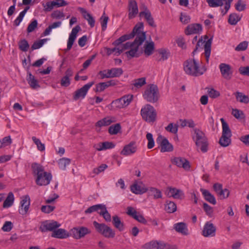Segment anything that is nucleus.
I'll list each match as a JSON object with an SVG mask.
<instances>
[{
    "label": "nucleus",
    "mask_w": 249,
    "mask_h": 249,
    "mask_svg": "<svg viewBox=\"0 0 249 249\" xmlns=\"http://www.w3.org/2000/svg\"><path fill=\"white\" fill-rule=\"evenodd\" d=\"M15 198L14 194L12 192H9L7 197L4 201L3 203V207L4 208H8L13 205Z\"/></svg>",
    "instance_id": "obj_37"
},
{
    "label": "nucleus",
    "mask_w": 249,
    "mask_h": 249,
    "mask_svg": "<svg viewBox=\"0 0 249 249\" xmlns=\"http://www.w3.org/2000/svg\"><path fill=\"white\" fill-rule=\"evenodd\" d=\"M20 206L18 210L19 213L22 215L26 214L30 205V199L28 195L23 196L20 201Z\"/></svg>",
    "instance_id": "obj_15"
},
{
    "label": "nucleus",
    "mask_w": 249,
    "mask_h": 249,
    "mask_svg": "<svg viewBox=\"0 0 249 249\" xmlns=\"http://www.w3.org/2000/svg\"><path fill=\"white\" fill-rule=\"evenodd\" d=\"M143 48V50L142 51V53H144L145 56H149L153 53L155 49L154 43L153 41L150 42L146 41L144 45Z\"/></svg>",
    "instance_id": "obj_31"
},
{
    "label": "nucleus",
    "mask_w": 249,
    "mask_h": 249,
    "mask_svg": "<svg viewBox=\"0 0 249 249\" xmlns=\"http://www.w3.org/2000/svg\"><path fill=\"white\" fill-rule=\"evenodd\" d=\"M32 139L34 143L36 145L37 149L40 151L45 150V147L44 144L42 143L39 139L36 138V137H32Z\"/></svg>",
    "instance_id": "obj_53"
},
{
    "label": "nucleus",
    "mask_w": 249,
    "mask_h": 249,
    "mask_svg": "<svg viewBox=\"0 0 249 249\" xmlns=\"http://www.w3.org/2000/svg\"><path fill=\"white\" fill-rule=\"evenodd\" d=\"M115 122V119L110 117H107L98 121L95 124V126L101 127L103 126H107L112 123Z\"/></svg>",
    "instance_id": "obj_36"
},
{
    "label": "nucleus",
    "mask_w": 249,
    "mask_h": 249,
    "mask_svg": "<svg viewBox=\"0 0 249 249\" xmlns=\"http://www.w3.org/2000/svg\"><path fill=\"white\" fill-rule=\"evenodd\" d=\"M167 195L169 197H173L175 199H182L184 196L182 191L176 188L169 187Z\"/></svg>",
    "instance_id": "obj_21"
},
{
    "label": "nucleus",
    "mask_w": 249,
    "mask_h": 249,
    "mask_svg": "<svg viewBox=\"0 0 249 249\" xmlns=\"http://www.w3.org/2000/svg\"><path fill=\"white\" fill-rule=\"evenodd\" d=\"M19 49L22 52H26L29 48V44L28 41L24 39L19 41L18 43Z\"/></svg>",
    "instance_id": "obj_51"
},
{
    "label": "nucleus",
    "mask_w": 249,
    "mask_h": 249,
    "mask_svg": "<svg viewBox=\"0 0 249 249\" xmlns=\"http://www.w3.org/2000/svg\"><path fill=\"white\" fill-rule=\"evenodd\" d=\"M140 17H144V18L148 23V24L152 27H155L156 25L153 18L152 17L151 12L146 7L144 11H141L139 13Z\"/></svg>",
    "instance_id": "obj_26"
},
{
    "label": "nucleus",
    "mask_w": 249,
    "mask_h": 249,
    "mask_svg": "<svg viewBox=\"0 0 249 249\" xmlns=\"http://www.w3.org/2000/svg\"><path fill=\"white\" fill-rule=\"evenodd\" d=\"M52 18L55 19H60L65 17V15L62 11L56 10L53 11L51 14Z\"/></svg>",
    "instance_id": "obj_63"
},
{
    "label": "nucleus",
    "mask_w": 249,
    "mask_h": 249,
    "mask_svg": "<svg viewBox=\"0 0 249 249\" xmlns=\"http://www.w3.org/2000/svg\"><path fill=\"white\" fill-rule=\"evenodd\" d=\"M106 50L108 55H110L112 53H114V54L118 56L122 53V50H121L120 47H114L113 48H106Z\"/></svg>",
    "instance_id": "obj_49"
},
{
    "label": "nucleus",
    "mask_w": 249,
    "mask_h": 249,
    "mask_svg": "<svg viewBox=\"0 0 249 249\" xmlns=\"http://www.w3.org/2000/svg\"><path fill=\"white\" fill-rule=\"evenodd\" d=\"M80 30L81 27L79 25H76L72 29L68 40L67 49H65V52L70 50L71 49L73 43L76 38L77 34Z\"/></svg>",
    "instance_id": "obj_13"
},
{
    "label": "nucleus",
    "mask_w": 249,
    "mask_h": 249,
    "mask_svg": "<svg viewBox=\"0 0 249 249\" xmlns=\"http://www.w3.org/2000/svg\"><path fill=\"white\" fill-rule=\"evenodd\" d=\"M31 169L34 176L37 177L38 181L41 180V175L46 172L45 171L44 167L40 164L36 162H34L32 164Z\"/></svg>",
    "instance_id": "obj_17"
},
{
    "label": "nucleus",
    "mask_w": 249,
    "mask_h": 249,
    "mask_svg": "<svg viewBox=\"0 0 249 249\" xmlns=\"http://www.w3.org/2000/svg\"><path fill=\"white\" fill-rule=\"evenodd\" d=\"M133 99L132 95H124L120 99L115 100L111 103V107L114 108H122L127 106Z\"/></svg>",
    "instance_id": "obj_8"
},
{
    "label": "nucleus",
    "mask_w": 249,
    "mask_h": 249,
    "mask_svg": "<svg viewBox=\"0 0 249 249\" xmlns=\"http://www.w3.org/2000/svg\"><path fill=\"white\" fill-rule=\"evenodd\" d=\"M93 224L96 230L104 237L108 238H114L115 237V231L105 224L99 223L97 221H94L93 222Z\"/></svg>",
    "instance_id": "obj_7"
},
{
    "label": "nucleus",
    "mask_w": 249,
    "mask_h": 249,
    "mask_svg": "<svg viewBox=\"0 0 249 249\" xmlns=\"http://www.w3.org/2000/svg\"><path fill=\"white\" fill-rule=\"evenodd\" d=\"M131 191L135 194H142L148 191V188L137 183H134L131 186Z\"/></svg>",
    "instance_id": "obj_34"
},
{
    "label": "nucleus",
    "mask_w": 249,
    "mask_h": 249,
    "mask_svg": "<svg viewBox=\"0 0 249 249\" xmlns=\"http://www.w3.org/2000/svg\"><path fill=\"white\" fill-rule=\"evenodd\" d=\"M132 82V89H133V87L136 89H139L146 84V78L145 77H142L134 79Z\"/></svg>",
    "instance_id": "obj_39"
},
{
    "label": "nucleus",
    "mask_w": 249,
    "mask_h": 249,
    "mask_svg": "<svg viewBox=\"0 0 249 249\" xmlns=\"http://www.w3.org/2000/svg\"><path fill=\"white\" fill-rule=\"evenodd\" d=\"M112 223L115 228L120 231H122L124 229V223L122 221L121 218L118 215H115L112 216Z\"/></svg>",
    "instance_id": "obj_30"
},
{
    "label": "nucleus",
    "mask_w": 249,
    "mask_h": 249,
    "mask_svg": "<svg viewBox=\"0 0 249 249\" xmlns=\"http://www.w3.org/2000/svg\"><path fill=\"white\" fill-rule=\"evenodd\" d=\"M47 39H48L47 38H44L35 41L32 45V50H36L41 48L43 45V44L47 41Z\"/></svg>",
    "instance_id": "obj_55"
},
{
    "label": "nucleus",
    "mask_w": 249,
    "mask_h": 249,
    "mask_svg": "<svg viewBox=\"0 0 249 249\" xmlns=\"http://www.w3.org/2000/svg\"><path fill=\"white\" fill-rule=\"evenodd\" d=\"M146 139H147L148 142L147 144V147L148 149L152 148L155 145L154 139L153 138V135L150 133H148L146 134Z\"/></svg>",
    "instance_id": "obj_60"
},
{
    "label": "nucleus",
    "mask_w": 249,
    "mask_h": 249,
    "mask_svg": "<svg viewBox=\"0 0 249 249\" xmlns=\"http://www.w3.org/2000/svg\"><path fill=\"white\" fill-rule=\"evenodd\" d=\"M104 204H96L93 206H91L88 208L85 211V213H91L94 212H99L100 211H101L102 208L103 207Z\"/></svg>",
    "instance_id": "obj_45"
},
{
    "label": "nucleus",
    "mask_w": 249,
    "mask_h": 249,
    "mask_svg": "<svg viewBox=\"0 0 249 249\" xmlns=\"http://www.w3.org/2000/svg\"><path fill=\"white\" fill-rule=\"evenodd\" d=\"M165 209L167 213H173L177 210V205L173 201H166Z\"/></svg>",
    "instance_id": "obj_41"
},
{
    "label": "nucleus",
    "mask_w": 249,
    "mask_h": 249,
    "mask_svg": "<svg viewBox=\"0 0 249 249\" xmlns=\"http://www.w3.org/2000/svg\"><path fill=\"white\" fill-rule=\"evenodd\" d=\"M219 69L222 77L227 80H230L232 76V72L231 66L225 63H221L219 65Z\"/></svg>",
    "instance_id": "obj_19"
},
{
    "label": "nucleus",
    "mask_w": 249,
    "mask_h": 249,
    "mask_svg": "<svg viewBox=\"0 0 249 249\" xmlns=\"http://www.w3.org/2000/svg\"><path fill=\"white\" fill-rule=\"evenodd\" d=\"M165 128L168 132L177 134L178 131V125L174 123H170Z\"/></svg>",
    "instance_id": "obj_52"
},
{
    "label": "nucleus",
    "mask_w": 249,
    "mask_h": 249,
    "mask_svg": "<svg viewBox=\"0 0 249 249\" xmlns=\"http://www.w3.org/2000/svg\"><path fill=\"white\" fill-rule=\"evenodd\" d=\"M240 19L241 17L238 14L232 13L230 15L228 22L231 25H235Z\"/></svg>",
    "instance_id": "obj_44"
},
{
    "label": "nucleus",
    "mask_w": 249,
    "mask_h": 249,
    "mask_svg": "<svg viewBox=\"0 0 249 249\" xmlns=\"http://www.w3.org/2000/svg\"><path fill=\"white\" fill-rule=\"evenodd\" d=\"M159 96L158 88L157 85L154 84L148 85L143 94L144 99L152 103H156L158 100Z\"/></svg>",
    "instance_id": "obj_5"
},
{
    "label": "nucleus",
    "mask_w": 249,
    "mask_h": 249,
    "mask_svg": "<svg viewBox=\"0 0 249 249\" xmlns=\"http://www.w3.org/2000/svg\"><path fill=\"white\" fill-rule=\"evenodd\" d=\"M137 150L136 143L134 142H130L129 144L125 145L121 152V154L127 156L134 154Z\"/></svg>",
    "instance_id": "obj_20"
},
{
    "label": "nucleus",
    "mask_w": 249,
    "mask_h": 249,
    "mask_svg": "<svg viewBox=\"0 0 249 249\" xmlns=\"http://www.w3.org/2000/svg\"><path fill=\"white\" fill-rule=\"evenodd\" d=\"M78 10L82 14L83 18L88 21L91 28L95 26V20L93 16L88 13L86 9L82 7H79Z\"/></svg>",
    "instance_id": "obj_23"
},
{
    "label": "nucleus",
    "mask_w": 249,
    "mask_h": 249,
    "mask_svg": "<svg viewBox=\"0 0 249 249\" xmlns=\"http://www.w3.org/2000/svg\"><path fill=\"white\" fill-rule=\"evenodd\" d=\"M98 213L100 215L103 216V218L107 222H110L111 221V215L107 210V207L105 205L103 206L101 211L98 212Z\"/></svg>",
    "instance_id": "obj_42"
},
{
    "label": "nucleus",
    "mask_w": 249,
    "mask_h": 249,
    "mask_svg": "<svg viewBox=\"0 0 249 249\" xmlns=\"http://www.w3.org/2000/svg\"><path fill=\"white\" fill-rule=\"evenodd\" d=\"M135 26L141 28H140V29L139 28V30L135 33L134 36H136V38L134 41L132 42H127L122 46H120L121 50H122V52L125 50L131 49L137 44H138V45H141L146 39V32L143 31V23L142 22H139Z\"/></svg>",
    "instance_id": "obj_1"
},
{
    "label": "nucleus",
    "mask_w": 249,
    "mask_h": 249,
    "mask_svg": "<svg viewBox=\"0 0 249 249\" xmlns=\"http://www.w3.org/2000/svg\"><path fill=\"white\" fill-rule=\"evenodd\" d=\"M157 142L160 144L161 152H171L173 150L172 144L169 142L166 138L163 137L162 136L160 135L158 137Z\"/></svg>",
    "instance_id": "obj_12"
},
{
    "label": "nucleus",
    "mask_w": 249,
    "mask_h": 249,
    "mask_svg": "<svg viewBox=\"0 0 249 249\" xmlns=\"http://www.w3.org/2000/svg\"><path fill=\"white\" fill-rule=\"evenodd\" d=\"M193 131L194 135L192 138L197 147L199 148L202 152H206L208 151L209 143L205 134L201 130L196 128H194Z\"/></svg>",
    "instance_id": "obj_3"
},
{
    "label": "nucleus",
    "mask_w": 249,
    "mask_h": 249,
    "mask_svg": "<svg viewBox=\"0 0 249 249\" xmlns=\"http://www.w3.org/2000/svg\"><path fill=\"white\" fill-rule=\"evenodd\" d=\"M212 37L208 39L207 41L203 40L202 37L197 41L196 48L193 52V55L197 51L202 49L204 48V54L206 57L207 62H209V58L210 57L211 52V45L212 43Z\"/></svg>",
    "instance_id": "obj_4"
},
{
    "label": "nucleus",
    "mask_w": 249,
    "mask_h": 249,
    "mask_svg": "<svg viewBox=\"0 0 249 249\" xmlns=\"http://www.w3.org/2000/svg\"><path fill=\"white\" fill-rule=\"evenodd\" d=\"M200 191L202 194L205 199L209 203L215 205L216 203V199L213 195L209 191L201 188Z\"/></svg>",
    "instance_id": "obj_32"
},
{
    "label": "nucleus",
    "mask_w": 249,
    "mask_h": 249,
    "mask_svg": "<svg viewBox=\"0 0 249 249\" xmlns=\"http://www.w3.org/2000/svg\"><path fill=\"white\" fill-rule=\"evenodd\" d=\"M246 7V4L242 0H238L235 5L236 10L239 12L244 11Z\"/></svg>",
    "instance_id": "obj_59"
},
{
    "label": "nucleus",
    "mask_w": 249,
    "mask_h": 249,
    "mask_svg": "<svg viewBox=\"0 0 249 249\" xmlns=\"http://www.w3.org/2000/svg\"><path fill=\"white\" fill-rule=\"evenodd\" d=\"M174 228L175 230L183 235H187L188 234L186 224L183 222H179L174 224Z\"/></svg>",
    "instance_id": "obj_33"
},
{
    "label": "nucleus",
    "mask_w": 249,
    "mask_h": 249,
    "mask_svg": "<svg viewBox=\"0 0 249 249\" xmlns=\"http://www.w3.org/2000/svg\"><path fill=\"white\" fill-rule=\"evenodd\" d=\"M121 126L120 124H116L111 125L108 128V132L111 135L117 134L121 130Z\"/></svg>",
    "instance_id": "obj_50"
},
{
    "label": "nucleus",
    "mask_w": 249,
    "mask_h": 249,
    "mask_svg": "<svg viewBox=\"0 0 249 249\" xmlns=\"http://www.w3.org/2000/svg\"><path fill=\"white\" fill-rule=\"evenodd\" d=\"M128 10V17L129 19H132L134 18L138 14V7L137 3L135 0H129Z\"/></svg>",
    "instance_id": "obj_16"
},
{
    "label": "nucleus",
    "mask_w": 249,
    "mask_h": 249,
    "mask_svg": "<svg viewBox=\"0 0 249 249\" xmlns=\"http://www.w3.org/2000/svg\"><path fill=\"white\" fill-rule=\"evenodd\" d=\"M52 178L51 174L47 172L41 175V180L40 181H38L37 177H36V183L39 186H46L50 183Z\"/></svg>",
    "instance_id": "obj_22"
},
{
    "label": "nucleus",
    "mask_w": 249,
    "mask_h": 249,
    "mask_svg": "<svg viewBox=\"0 0 249 249\" xmlns=\"http://www.w3.org/2000/svg\"><path fill=\"white\" fill-rule=\"evenodd\" d=\"M94 83V82H89L81 88L76 90L73 95V100L76 101L79 99L84 98L89 89L92 87Z\"/></svg>",
    "instance_id": "obj_9"
},
{
    "label": "nucleus",
    "mask_w": 249,
    "mask_h": 249,
    "mask_svg": "<svg viewBox=\"0 0 249 249\" xmlns=\"http://www.w3.org/2000/svg\"><path fill=\"white\" fill-rule=\"evenodd\" d=\"M216 227L210 221L207 222L203 227L202 234L204 237H213L216 233Z\"/></svg>",
    "instance_id": "obj_10"
},
{
    "label": "nucleus",
    "mask_w": 249,
    "mask_h": 249,
    "mask_svg": "<svg viewBox=\"0 0 249 249\" xmlns=\"http://www.w3.org/2000/svg\"><path fill=\"white\" fill-rule=\"evenodd\" d=\"M140 27H139L134 26L132 31L130 34H125L121 36L118 39L114 41L112 43V45L115 46H118L126 40L133 38L134 37L135 33H136L139 30V28L140 29Z\"/></svg>",
    "instance_id": "obj_14"
},
{
    "label": "nucleus",
    "mask_w": 249,
    "mask_h": 249,
    "mask_svg": "<svg viewBox=\"0 0 249 249\" xmlns=\"http://www.w3.org/2000/svg\"><path fill=\"white\" fill-rule=\"evenodd\" d=\"M209 96L212 98H216L220 96V92L214 89H210L208 90Z\"/></svg>",
    "instance_id": "obj_64"
},
{
    "label": "nucleus",
    "mask_w": 249,
    "mask_h": 249,
    "mask_svg": "<svg viewBox=\"0 0 249 249\" xmlns=\"http://www.w3.org/2000/svg\"><path fill=\"white\" fill-rule=\"evenodd\" d=\"M172 163L178 167H182L185 170H189L190 168L189 161L182 157H175L172 160Z\"/></svg>",
    "instance_id": "obj_18"
},
{
    "label": "nucleus",
    "mask_w": 249,
    "mask_h": 249,
    "mask_svg": "<svg viewBox=\"0 0 249 249\" xmlns=\"http://www.w3.org/2000/svg\"><path fill=\"white\" fill-rule=\"evenodd\" d=\"M148 191L151 193V195L153 196L154 199L160 198L162 197L161 191L154 187L148 188Z\"/></svg>",
    "instance_id": "obj_47"
},
{
    "label": "nucleus",
    "mask_w": 249,
    "mask_h": 249,
    "mask_svg": "<svg viewBox=\"0 0 249 249\" xmlns=\"http://www.w3.org/2000/svg\"><path fill=\"white\" fill-rule=\"evenodd\" d=\"M111 78L117 77L121 76L123 72V71L122 68H112L108 70Z\"/></svg>",
    "instance_id": "obj_46"
},
{
    "label": "nucleus",
    "mask_w": 249,
    "mask_h": 249,
    "mask_svg": "<svg viewBox=\"0 0 249 249\" xmlns=\"http://www.w3.org/2000/svg\"><path fill=\"white\" fill-rule=\"evenodd\" d=\"M108 19L109 18L108 16H106L105 13L104 12L103 15L100 18L102 26V29L103 31H105L106 30Z\"/></svg>",
    "instance_id": "obj_54"
},
{
    "label": "nucleus",
    "mask_w": 249,
    "mask_h": 249,
    "mask_svg": "<svg viewBox=\"0 0 249 249\" xmlns=\"http://www.w3.org/2000/svg\"><path fill=\"white\" fill-rule=\"evenodd\" d=\"M231 137L222 135L219 139V144L223 147L229 146L231 142Z\"/></svg>",
    "instance_id": "obj_48"
},
{
    "label": "nucleus",
    "mask_w": 249,
    "mask_h": 249,
    "mask_svg": "<svg viewBox=\"0 0 249 249\" xmlns=\"http://www.w3.org/2000/svg\"><path fill=\"white\" fill-rule=\"evenodd\" d=\"M222 135L231 137V132L228 124H223Z\"/></svg>",
    "instance_id": "obj_57"
},
{
    "label": "nucleus",
    "mask_w": 249,
    "mask_h": 249,
    "mask_svg": "<svg viewBox=\"0 0 249 249\" xmlns=\"http://www.w3.org/2000/svg\"><path fill=\"white\" fill-rule=\"evenodd\" d=\"M184 70L186 74L198 76L202 75L206 71L204 67L199 68L198 63L195 59H190L184 62Z\"/></svg>",
    "instance_id": "obj_2"
},
{
    "label": "nucleus",
    "mask_w": 249,
    "mask_h": 249,
    "mask_svg": "<svg viewBox=\"0 0 249 249\" xmlns=\"http://www.w3.org/2000/svg\"><path fill=\"white\" fill-rule=\"evenodd\" d=\"M158 242L151 241L144 245L145 249H158Z\"/></svg>",
    "instance_id": "obj_62"
},
{
    "label": "nucleus",
    "mask_w": 249,
    "mask_h": 249,
    "mask_svg": "<svg viewBox=\"0 0 249 249\" xmlns=\"http://www.w3.org/2000/svg\"><path fill=\"white\" fill-rule=\"evenodd\" d=\"M73 71L71 68L67 70L65 73V76H63L60 81L61 86L67 87L71 84L70 77L73 75Z\"/></svg>",
    "instance_id": "obj_25"
},
{
    "label": "nucleus",
    "mask_w": 249,
    "mask_h": 249,
    "mask_svg": "<svg viewBox=\"0 0 249 249\" xmlns=\"http://www.w3.org/2000/svg\"><path fill=\"white\" fill-rule=\"evenodd\" d=\"M71 231L72 237L76 239H80L90 232V230L85 227L73 228Z\"/></svg>",
    "instance_id": "obj_11"
},
{
    "label": "nucleus",
    "mask_w": 249,
    "mask_h": 249,
    "mask_svg": "<svg viewBox=\"0 0 249 249\" xmlns=\"http://www.w3.org/2000/svg\"><path fill=\"white\" fill-rule=\"evenodd\" d=\"M202 30V26L200 24L196 23L189 25L185 29V34L189 35L194 34H198Z\"/></svg>",
    "instance_id": "obj_24"
},
{
    "label": "nucleus",
    "mask_w": 249,
    "mask_h": 249,
    "mask_svg": "<svg viewBox=\"0 0 249 249\" xmlns=\"http://www.w3.org/2000/svg\"><path fill=\"white\" fill-rule=\"evenodd\" d=\"M37 21L36 19H34L31 21V22L28 25V26L27 28V32L28 33H31L33 32L37 26Z\"/></svg>",
    "instance_id": "obj_58"
},
{
    "label": "nucleus",
    "mask_w": 249,
    "mask_h": 249,
    "mask_svg": "<svg viewBox=\"0 0 249 249\" xmlns=\"http://www.w3.org/2000/svg\"><path fill=\"white\" fill-rule=\"evenodd\" d=\"M141 114L142 118L148 123H153L156 120V111L154 107L149 104H147L142 108Z\"/></svg>",
    "instance_id": "obj_6"
},
{
    "label": "nucleus",
    "mask_w": 249,
    "mask_h": 249,
    "mask_svg": "<svg viewBox=\"0 0 249 249\" xmlns=\"http://www.w3.org/2000/svg\"><path fill=\"white\" fill-rule=\"evenodd\" d=\"M52 236L59 239H64L69 237L70 234L65 229H58L53 231Z\"/></svg>",
    "instance_id": "obj_28"
},
{
    "label": "nucleus",
    "mask_w": 249,
    "mask_h": 249,
    "mask_svg": "<svg viewBox=\"0 0 249 249\" xmlns=\"http://www.w3.org/2000/svg\"><path fill=\"white\" fill-rule=\"evenodd\" d=\"M232 115L236 119H241L245 117L243 112L238 109H232Z\"/></svg>",
    "instance_id": "obj_56"
},
{
    "label": "nucleus",
    "mask_w": 249,
    "mask_h": 249,
    "mask_svg": "<svg viewBox=\"0 0 249 249\" xmlns=\"http://www.w3.org/2000/svg\"><path fill=\"white\" fill-rule=\"evenodd\" d=\"M236 99L242 103L248 104L249 103V97L244 94L242 92L237 91L235 93Z\"/></svg>",
    "instance_id": "obj_40"
},
{
    "label": "nucleus",
    "mask_w": 249,
    "mask_h": 249,
    "mask_svg": "<svg viewBox=\"0 0 249 249\" xmlns=\"http://www.w3.org/2000/svg\"><path fill=\"white\" fill-rule=\"evenodd\" d=\"M157 51L159 54L161 55L160 58L157 59L158 61H164L168 58V57L170 55V52L167 49L164 48H160Z\"/></svg>",
    "instance_id": "obj_38"
},
{
    "label": "nucleus",
    "mask_w": 249,
    "mask_h": 249,
    "mask_svg": "<svg viewBox=\"0 0 249 249\" xmlns=\"http://www.w3.org/2000/svg\"><path fill=\"white\" fill-rule=\"evenodd\" d=\"M71 163V160L69 158H63L58 161V164L60 169L65 170L67 165Z\"/></svg>",
    "instance_id": "obj_43"
},
{
    "label": "nucleus",
    "mask_w": 249,
    "mask_h": 249,
    "mask_svg": "<svg viewBox=\"0 0 249 249\" xmlns=\"http://www.w3.org/2000/svg\"><path fill=\"white\" fill-rule=\"evenodd\" d=\"M60 226V224H59L57 222L55 221H52L51 222L45 221L43 223V228L45 229H42V231H53L56 230V228L59 227Z\"/></svg>",
    "instance_id": "obj_29"
},
{
    "label": "nucleus",
    "mask_w": 249,
    "mask_h": 249,
    "mask_svg": "<svg viewBox=\"0 0 249 249\" xmlns=\"http://www.w3.org/2000/svg\"><path fill=\"white\" fill-rule=\"evenodd\" d=\"M230 192L227 189H222L220 192H219L218 196L220 197L221 199H224L228 198L230 195Z\"/></svg>",
    "instance_id": "obj_61"
},
{
    "label": "nucleus",
    "mask_w": 249,
    "mask_h": 249,
    "mask_svg": "<svg viewBox=\"0 0 249 249\" xmlns=\"http://www.w3.org/2000/svg\"><path fill=\"white\" fill-rule=\"evenodd\" d=\"M27 74V81L30 87L34 89L39 88L40 86L37 80L35 79V76L32 74L31 72L28 71Z\"/></svg>",
    "instance_id": "obj_35"
},
{
    "label": "nucleus",
    "mask_w": 249,
    "mask_h": 249,
    "mask_svg": "<svg viewBox=\"0 0 249 249\" xmlns=\"http://www.w3.org/2000/svg\"><path fill=\"white\" fill-rule=\"evenodd\" d=\"M140 46V45H138V44H137L132 48L130 49L129 51L125 53L129 59L133 57H138L140 56V54L142 53V51H139V48Z\"/></svg>",
    "instance_id": "obj_27"
}]
</instances>
